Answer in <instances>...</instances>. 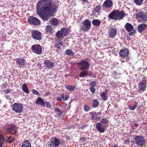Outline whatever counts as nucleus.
Returning a JSON list of instances; mask_svg holds the SVG:
<instances>
[{
	"label": "nucleus",
	"instance_id": "393cba45",
	"mask_svg": "<svg viewBox=\"0 0 147 147\" xmlns=\"http://www.w3.org/2000/svg\"><path fill=\"white\" fill-rule=\"evenodd\" d=\"M138 106V102H136L135 103L132 105H129L128 106V108L131 111L134 110Z\"/></svg>",
	"mask_w": 147,
	"mask_h": 147
},
{
	"label": "nucleus",
	"instance_id": "4d7b16f0",
	"mask_svg": "<svg viewBox=\"0 0 147 147\" xmlns=\"http://www.w3.org/2000/svg\"><path fill=\"white\" fill-rule=\"evenodd\" d=\"M125 143L126 144H129V141L127 140L125 141Z\"/></svg>",
	"mask_w": 147,
	"mask_h": 147
},
{
	"label": "nucleus",
	"instance_id": "5fc2aeb1",
	"mask_svg": "<svg viewBox=\"0 0 147 147\" xmlns=\"http://www.w3.org/2000/svg\"><path fill=\"white\" fill-rule=\"evenodd\" d=\"M116 75V72L115 71H114L112 73V75L113 76H115Z\"/></svg>",
	"mask_w": 147,
	"mask_h": 147
},
{
	"label": "nucleus",
	"instance_id": "7ed1b4c3",
	"mask_svg": "<svg viewBox=\"0 0 147 147\" xmlns=\"http://www.w3.org/2000/svg\"><path fill=\"white\" fill-rule=\"evenodd\" d=\"M77 65L81 70H87L89 69L90 66L88 62L84 60H80L77 63Z\"/></svg>",
	"mask_w": 147,
	"mask_h": 147
},
{
	"label": "nucleus",
	"instance_id": "a878e982",
	"mask_svg": "<svg viewBox=\"0 0 147 147\" xmlns=\"http://www.w3.org/2000/svg\"><path fill=\"white\" fill-rule=\"evenodd\" d=\"M22 90L24 92L27 94L29 93V91L27 87L26 84L24 83L23 84L22 86Z\"/></svg>",
	"mask_w": 147,
	"mask_h": 147
},
{
	"label": "nucleus",
	"instance_id": "c03bdc74",
	"mask_svg": "<svg viewBox=\"0 0 147 147\" xmlns=\"http://www.w3.org/2000/svg\"><path fill=\"white\" fill-rule=\"evenodd\" d=\"M90 92L92 94H94L95 93L96 89L95 87L90 86L89 88Z\"/></svg>",
	"mask_w": 147,
	"mask_h": 147
},
{
	"label": "nucleus",
	"instance_id": "0e129e2a",
	"mask_svg": "<svg viewBox=\"0 0 147 147\" xmlns=\"http://www.w3.org/2000/svg\"><path fill=\"white\" fill-rule=\"evenodd\" d=\"M113 147H118L115 146H114Z\"/></svg>",
	"mask_w": 147,
	"mask_h": 147
},
{
	"label": "nucleus",
	"instance_id": "13d9d810",
	"mask_svg": "<svg viewBox=\"0 0 147 147\" xmlns=\"http://www.w3.org/2000/svg\"><path fill=\"white\" fill-rule=\"evenodd\" d=\"M49 94V92H46L45 94V96H48Z\"/></svg>",
	"mask_w": 147,
	"mask_h": 147
},
{
	"label": "nucleus",
	"instance_id": "6ab92c4d",
	"mask_svg": "<svg viewBox=\"0 0 147 147\" xmlns=\"http://www.w3.org/2000/svg\"><path fill=\"white\" fill-rule=\"evenodd\" d=\"M83 71L80 73L79 76L80 77H83L87 76H91L92 75V73L90 71H88L87 70H83Z\"/></svg>",
	"mask_w": 147,
	"mask_h": 147
},
{
	"label": "nucleus",
	"instance_id": "603ef678",
	"mask_svg": "<svg viewBox=\"0 0 147 147\" xmlns=\"http://www.w3.org/2000/svg\"><path fill=\"white\" fill-rule=\"evenodd\" d=\"M47 105H46V107L47 108L50 107V105L49 102H46Z\"/></svg>",
	"mask_w": 147,
	"mask_h": 147
},
{
	"label": "nucleus",
	"instance_id": "f704fd0d",
	"mask_svg": "<svg viewBox=\"0 0 147 147\" xmlns=\"http://www.w3.org/2000/svg\"><path fill=\"white\" fill-rule=\"evenodd\" d=\"M55 111L56 115V116L59 117L61 115L62 112L59 109L56 108Z\"/></svg>",
	"mask_w": 147,
	"mask_h": 147
},
{
	"label": "nucleus",
	"instance_id": "4c0bfd02",
	"mask_svg": "<svg viewBox=\"0 0 147 147\" xmlns=\"http://www.w3.org/2000/svg\"><path fill=\"white\" fill-rule=\"evenodd\" d=\"M4 141V138L3 136L0 135V147H2V144Z\"/></svg>",
	"mask_w": 147,
	"mask_h": 147
},
{
	"label": "nucleus",
	"instance_id": "09e8293b",
	"mask_svg": "<svg viewBox=\"0 0 147 147\" xmlns=\"http://www.w3.org/2000/svg\"><path fill=\"white\" fill-rule=\"evenodd\" d=\"M108 120H102V122L104 125H105L108 123Z\"/></svg>",
	"mask_w": 147,
	"mask_h": 147
},
{
	"label": "nucleus",
	"instance_id": "c85d7f7f",
	"mask_svg": "<svg viewBox=\"0 0 147 147\" xmlns=\"http://www.w3.org/2000/svg\"><path fill=\"white\" fill-rule=\"evenodd\" d=\"M21 147H31V145L28 141H26L22 143Z\"/></svg>",
	"mask_w": 147,
	"mask_h": 147
},
{
	"label": "nucleus",
	"instance_id": "c756f323",
	"mask_svg": "<svg viewBox=\"0 0 147 147\" xmlns=\"http://www.w3.org/2000/svg\"><path fill=\"white\" fill-rule=\"evenodd\" d=\"M92 24L94 26H98L100 24V22L98 20L95 19L92 20Z\"/></svg>",
	"mask_w": 147,
	"mask_h": 147
},
{
	"label": "nucleus",
	"instance_id": "dca6fc26",
	"mask_svg": "<svg viewBox=\"0 0 147 147\" xmlns=\"http://www.w3.org/2000/svg\"><path fill=\"white\" fill-rule=\"evenodd\" d=\"M117 29L114 28H111L108 31V34L111 38L115 37L117 34Z\"/></svg>",
	"mask_w": 147,
	"mask_h": 147
},
{
	"label": "nucleus",
	"instance_id": "aec40b11",
	"mask_svg": "<svg viewBox=\"0 0 147 147\" xmlns=\"http://www.w3.org/2000/svg\"><path fill=\"white\" fill-rule=\"evenodd\" d=\"M129 51L125 49L121 50L119 52V55L121 57L124 58L127 57L129 55Z\"/></svg>",
	"mask_w": 147,
	"mask_h": 147
},
{
	"label": "nucleus",
	"instance_id": "69168bd1",
	"mask_svg": "<svg viewBox=\"0 0 147 147\" xmlns=\"http://www.w3.org/2000/svg\"><path fill=\"white\" fill-rule=\"evenodd\" d=\"M146 2H147V0H146Z\"/></svg>",
	"mask_w": 147,
	"mask_h": 147
},
{
	"label": "nucleus",
	"instance_id": "bb28decb",
	"mask_svg": "<svg viewBox=\"0 0 147 147\" xmlns=\"http://www.w3.org/2000/svg\"><path fill=\"white\" fill-rule=\"evenodd\" d=\"M100 96L102 100L105 101L107 99V93L105 92H102L100 94Z\"/></svg>",
	"mask_w": 147,
	"mask_h": 147
},
{
	"label": "nucleus",
	"instance_id": "2eb2a0df",
	"mask_svg": "<svg viewBox=\"0 0 147 147\" xmlns=\"http://www.w3.org/2000/svg\"><path fill=\"white\" fill-rule=\"evenodd\" d=\"M89 114L92 119H100L101 114L100 113L92 112L89 113Z\"/></svg>",
	"mask_w": 147,
	"mask_h": 147
},
{
	"label": "nucleus",
	"instance_id": "a19ab883",
	"mask_svg": "<svg viewBox=\"0 0 147 147\" xmlns=\"http://www.w3.org/2000/svg\"><path fill=\"white\" fill-rule=\"evenodd\" d=\"M56 36H57L58 38H62L63 35L61 31H58L57 32Z\"/></svg>",
	"mask_w": 147,
	"mask_h": 147
},
{
	"label": "nucleus",
	"instance_id": "39448f33",
	"mask_svg": "<svg viewBox=\"0 0 147 147\" xmlns=\"http://www.w3.org/2000/svg\"><path fill=\"white\" fill-rule=\"evenodd\" d=\"M136 15L140 21L144 22L147 21V12L140 11L136 13Z\"/></svg>",
	"mask_w": 147,
	"mask_h": 147
},
{
	"label": "nucleus",
	"instance_id": "a211bd4d",
	"mask_svg": "<svg viewBox=\"0 0 147 147\" xmlns=\"http://www.w3.org/2000/svg\"><path fill=\"white\" fill-rule=\"evenodd\" d=\"M36 103L37 105H40L41 106L44 107L46 105V102H45L44 99L41 97H38L37 99Z\"/></svg>",
	"mask_w": 147,
	"mask_h": 147
},
{
	"label": "nucleus",
	"instance_id": "ddd939ff",
	"mask_svg": "<svg viewBox=\"0 0 147 147\" xmlns=\"http://www.w3.org/2000/svg\"><path fill=\"white\" fill-rule=\"evenodd\" d=\"M44 67L45 69H49L54 67L53 62L49 60H45L44 62Z\"/></svg>",
	"mask_w": 147,
	"mask_h": 147
},
{
	"label": "nucleus",
	"instance_id": "1a4fd4ad",
	"mask_svg": "<svg viewBox=\"0 0 147 147\" xmlns=\"http://www.w3.org/2000/svg\"><path fill=\"white\" fill-rule=\"evenodd\" d=\"M32 51L37 54H40L42 52V49L41 46L39 45H34L31 47Z\"/></svg>",
	"mask_w": 147,
	"mask_h": 147
},
{
	"label": "nucleus",
	"instance_id": "9b49d317",
	"mask_svg": "<svg viewBox=\"0 0 147 147\" xmlns=\"http://www.w3.org/2000/svg\"><path fill=\"white\" fill-rule=\"evenodd\" d=\"M125 28L131 36H132L136 32V30L133 29L132 25L129 23H127L125 25Z\"/></svg>",
	"mask_w": 147,
	"mask_h": 147
},
{
	"label": "nucleus",
	"instance_id": "3c124183",
	"mask_svg": "<svg viewBox=\"0 0 147 147\" xmlns=\"http://www.w3.org/2000/svg\"><path fill=\"white\" fill-rule=\"evenodd\" d=\"M52 24L53 26H55V18H53L52 19Z\"/></svg>",
	"mask_w": 147,
	"mask_h": 147
},
{
	"label": "nucleus",
	"instance_id": "7c9ffc66",
	"mask_svg": "<svg viewBox=\"0 0 147 147\" xmlns=\"http://www.w3.org/2000/svg\"><path fill=\"white\" fill-rule=\"evenodd\" d=\"M65 87L69 91H72L76 88V86H74L66 85Z\"/></svg>",
	"mask_w": 147,
	"mask_h": 147
},
{
	"label": "nucleus",
	"instance_id": "58836bf2",
	"mask_svg": "<svg viewBox=\"0 0 147 147\" xmlns=\"http://www.w3.org/2000/svg\"><path fill=\"white\" fill-rule=\"evenodd\" d=\"M60 144H62L63 141L61 140H60L59 139L56 138V147L59 146Z\"/></svg>",
	"mask_w": 147,
	"mask_h": 147
},
{
	"label": "nucleus",
	"instance_id": "49530a36",
	"mask_svg": "<svg viewBox=\"0 0 147 147\" xmlns=\"http://www.w3.org/2000/svg\"><path fill=\"white\" fill-rule=\"evenodd\" d=\"M32 92L33 94L37 95L38 96L40 95L39 92L37 90H32Z\"/></svg>",
	"mask_w": 147,
	"mask_h": 147
},
{
	"label": "nucleus",
	"instance_id": "20e7f679",
	"mask_svg": "<svg viewBox=\"0 0 147 147\" xmlns=\"http://www.w3.org/2000/svg\"><path fill=\"white\" fill-rule=\"evenodd\" d=\"M147 82L146 79L143 78L138 84V89L137 91L139 93L144 92L146 90Z\"/></svg>",
	"mask_w": 147,
	"mask_h": 147
},
{
	"label": "nucleus",
	"instance_id": "5701e85b",
	"mask_svg": "<svg viewBox=\"0 0 147 147\" xmlns=\"http://www.w3.org/2000/svg\"><path fill=\"white\" fill-rule=\"evenodd\" d=\"M16 61L17 65H24L26 63L25 60L21 58H18L16 59Z\"/></svg>",
	"mask_w": 147,
	"mask_h": 147
},
{
	"label": "nucleus",
	"instance_id": "f03ea898",
	"mask_svg": "<svg viewBox=\"0 0 147 147\" xmlns=\"http://www.w3.org/2000/svg\"><path fill=\"white\" fill-rule=\"evenodd\" d=\"M125 14L122 12H119V10L113 11L108 15V17L113 20L122 19L124 17Z\"/></svg>",
	"mask_w": 147,
	"mask_h": 147
},
{
	"label": "nucleus",
	"instance_id": "473e14b6",
	"mask_svg": "<svg viewBox=\"0 0 147 147\" xmlns=\"http://www.w3.org/2000/svg\"><path fill=\"white\" fill-rule=\"evenodd\" d=\"M55 146V138H53L48 145L49 147H54Z\"/></svg>",
	"mask_w": 147,
	"mask_h": 147
},
{
	"label": "nucleus",
	"instance_id": "9d476101",
	"mask_svg": "<svg viewBox=\"0 0 147 147\" xmlns=\"http://www.w3.org/2000/svg\"><path fill=\"white\" fill-rule=\"evenodd\" d=\"M13 110L18 113H20L22 111V105L21 104L15 103L12 105Z\"/></svg>",
	"mask_w": 147,
	"mask_h": 147
},
{
	"label": "nucleus",
	"instance_id": "e433bc0d",
	"mask_svg": "<svg viewBox=\"0 0 147 147\" xmlns=\"http://www.w3.org/2000/svg\"><path fill=\"white\" fill-rule=\"evenodd\" d=\"M99 102L96 99L93 100V107L94 108H96L98 106Z\"/></svg>",
	"mask_w": 147,
	"mask_h": 147
},
{
	"label": "nucleus",
	"instance_id": "79ce46f5",
	"mask_svg": "<svg viewBox=\"0 0 147 147\" xmlns=\"http://www.w3.org/2000/svg\"><path fill=\"white\" fill-rule=\"evenodd\" d=\"M61 97L64 100H67L69 98L68 95H64L63 94H61Z\"/></svg>",
	"mask_w": 147,
	"mask_h": 147
},
{
	"label": "nucleus",
	"instance_id": "f3484780",
	"mask_svg": "<svg viewBox=\"0 0 147 147\" xmlns=\"http://www.w3.org/2000/svg\"><path fill=\"white\" fill-rule=\"evenodd\" d=\"M17 128L14 125H10L7 129V131L11 135L15 134L16 132Z\"/></svg>",
	"mask_w": 147,
	"mask_h": 147
},
{
	"label": "nucleus",
	"instance_id": "0eeeda50",
	"mask_svg": "<svg viewBox=\"0 0 147 147\" xmlns=\"http://www.w3.org/2000/svg\"><path fill=\"white\" fill-rule=\"evenodd\" d=\"M28 22L32 25H38L40 24V21L39 19L33 16H30L28 19Z\"/></svg>",
	"mask_w": 147,
	"mask_h": 147
},
{
	"label": "nucleus",
	"instance_id": "c9c22d12",
	"mask_svg": "<svg viewBox=\"0 0 147 147\" xmlns=\"http://www.w3.org/2000/svg\"><path fill=\"white\" fill-rule=\"evenodd\" d=\"M134 1L136 5L139 6L140 5L142 4L143 0H134Z\"/></svg>",
	"mask_w": 147,
	"mask_h": 147
},
{
	"label": "nucleus",
	"instance_id": "6e6d98bb",
	"mask_svg": "<svg viewBox=\"0 0 147 147\" xmlns=\"http://www.w3.org/2000/svg\"><path fill=\"white\" fill-rule=\"evenodd\" d=\"M57 100L59 101H61V98L59 97L57 98Z\"/></svg>",
	"mask_w": 147,
	"mask_h": 147
},
{
	"label": "nucleus",
	"instance_id": "bf43d9fd",
	"mask_svg": "<svg viewBox=\"0 0 147 147\" xmlns=\"http://www.w3.org/2000/svg\"><path fill=\"white\" fill-rule=\"evenodd\" d=\"M55 21H56V26L57 25V22H58L57 20L56 19Z\"/></svg>",
	"mask_w": 147,
	"mask_h": 147
},
{
	"label": "nucleus",
	"instance_id": "37998d69",
	"mask_svg": "<svg viewBox=\"0 0 147 147\" xmlns=\"http://www.w3.org/2000/svg\"><path fill=\"white\" fill-rule=\"evenodd\" d=\"M84 109L85 111L87 112L90 110V108L88 105H85L84 106Z\"/></svg>",
	"mask_w": 147,
	"mask_h": 147
},
{
	"label": "nucleus",
	"instance_id": "de8ad7c7",
	"mask_svg": "<svg viewBox=\"0 0 147 147\" xmlns=\"http://www.w3.org/2000/svg\"><path fill=\"white\" fill-rule=\"evenodd\" d=\"M62 42H61V41H59L58 43H57V48L58 49L59 48L61 47V46H62Z\"/></svg>",
	"mask_w": 147,
	"mask_h": 147
},
{
	"label": "nucleus",
	"instance_id": "a18cd8bd",
	"mask_svg": "<svg viewBox=\"0 0 147 147\" xmlns=\"http://www.w3.org/2000/svg\"><path fill=\"white\" fill-rule=\"evenodd\" d=\"M96 82H95V81H93L91 82L90 83V86L95 87L96 86Z\"/></svg>",
	"mask_w": 147,
	"mask_h": 147
},
{
	"label": "nucleus",
	"instance_id": "052dcab7",
	"mask_svg": "<svg viewBox=\"0 0 147 147\" xmlns=\"http://www.w3.org/2000/svg\"><path fill=\"white\" fill-rule=\"evenodd\" d=\"M6 98L7 99H8L9 98V97L7 96H6Z\"/></svg>",
	"mask_w": 147,
	"mask_h": 147
},
{
	"label": "nucleus",
	"instance_id": "680f3d73",
	"mask_svg": "<svg viewBox=\"0 0 147 147\" xmlns=\"http://www.w3.org/2000/svg\"><path fill=\"white\" fill-rule=\"evenodd\" d=\"M32 60V61H34V59H33L32 60Z\"/></svg>",
	"mask_w": 147,
	"mask_h": 147
},
{
	"label": "nucleus",
	"instance_id": "8fccbe9b",
	"mask_svg": "<svg viewBox=\"0 0 147 147\" xmlns=\"http://www.w3.org/2000/svg\"><path fill=\"white\" fill-rule=\"evenodd\" d=\"M4 92H5V93L8 94L11 92V90L9 89H7L5 90L4 91Z\"/></svg>",
	"mask_w": 147,
	"mask_h": 147
},
{
	"label": "nucleus",
	"instance_id": "6e6552de",
	"mask_svg": "<svg viewBox=\"0 0 147 147\" xmlns=\"http://www.w3.org/2000/svg\"><path fill=\"white\" fill-rule=\"evenodd\" d=\"M83 26L81 27V29L83 31H87L90 28L91 22L88 20H86L82 23Z\"/></svg>",
	"mask_w": 147,
	"mask_h": 147
},
{
	"label": "nucleus",
	"instance_id": "2f4dec72",
	"mask_svg": "<svg viewBox=\"0 0 147 147\" xmlns=\"http://www.w3.org/2000/svg\"><path fill=\"white\" fill-rule=\"evenodd\" d=\"M61 31L63 35L66 36L68 35L69 32L67 28H63L61 29Z\"/></svg>",
	"mask_w": 147,
	"mask_h": 147
},
{
	"label": "nucleus",
	"instance_id": "ea45409f",
	"mask_svg": "<svg viewBox=\"0 0 147 147\" xmlns=\"http://www.w3.org/2000/svg\"><path fill=\"white\" fill-rule=\"evenodd\" d=\"M14 138L13 136H10L7 138V142L9 143H11L13 142L14 140Z\"/></svg>",
	"mask_w": 147,
	"mask_h": 147
},
{
	"label": "nucleus",
	"instance_id": "f257e3e1",
	"mask_svg": "<svg viewBox=\"0 0 147 147\" xmlns=\"http://www.w3.org/2000/svg\"><path fill=\"white\" fill-rule=\"evenodd\" d=\"M37 14L44 21H47L48 14L55 10V6L51 0H40L36 5Z\"/></svg>",
	"mask_w": 147,
	"mask_h": 147
},
{
	"label": "nucleus",
	"instance_id": "412c9836",
	"mask_svg": "<svg viewBox=\"0 0 147 147\" xmlns=\"http://www.w3.org/2000/svg\"><path fill=\"white\" fill-rule=\"evenodd\" d=\"M147 28V25L145 24L139 25L138 26V30L139 32H141Z\"/></svg>",
	"mask_w": 147,
	"mask_h": 147
},
{
	"label": "nucleus",
	"instance_id": "72a5a7b5",
	"mask_svg": "<svg viewBox=\"0 0 147 147\" xmlns=\"http://www.w3.org/2000/svg\"><path fill=\"white\" fill-rule=\"evenodd\" d=\"M46 29L47 32L49 33H52L53 31V27L50 26H47Z\"/></svg>",
	"mask_w": 147,
	"mask_h": 147
},
{
	"label": "nucleus",
	"instance_id": "cd10ccee",
	"mask_svg": "<svg viewBox=\"0 0 147 147\" xmlns=\"http://www.w3.org/2000/svg\"><path fill=\"white\" fill-rule=\"evenodd\" d=\"M101 6L100 5H96V7L95 8L94 11L93 12V14L94 13V12H95L98 13H100L101 12Z\"/></svg>",
	"mask_w": 147,
	"mask_h": 147
},
{
	"label": "nucleus",
	"instance_id": "e2e57ef3",
	"mask_svg": "<svg viewBox=\"0 0 147 147\" xmlns=\"http://www.w3.org/2000/svg\"><path fill=\"white\" fill-rule=\"evenodd\" d=\"M102 119L103 120V119Z\"/></svg>",
	"mask_w": 147,
	"mask_h": 147
},
{
	"label": "nucleus",
	"instance_id": "423d86ee",
	"mask_svg": "<svg viewBox=\"0 0 147 147\" xmlns=\"http://www.w3.org/2000/svg\"><path fill=\"white\" fill-rule=\"evenodd\" d=\"M32 38L34 40L40 41L42 39L41 33L39 31L36 30H33L31 32Z\"/></svg>",
	"mask_w": 147,
	"mask_h": 147
},
{
	"label": "nucleus",
	"instance_id": "b1692460",
	"mask_svg": "<svg viewBox=\"0 0 147 147\" xmlns=\"http://www.w3.org/2000/svg\"><path fill=\"white\" fill-rule=\"evenodd\" d=\"M65 53L66 55L70 57H74L75 56V53L70 49L67 50Z\"/></svg>",
	"mask_w": 147,
	"mask_h": 147
},
{
	"label": "nucleus",
	"instance_id": "4468645a",
	"mask_svg": "<svg viewBox=\"0 0 147 147\" xmlns=\"http://www.w3.org/2000/svg\"><path fill=\"white\" fill-rule=\"evenodd\" d=\"M136 144L138 146H143L145 143L144 138L141 136H137L135 138Z\"/></svg>",
	"mask_w": 147,
	"mask_h": 147
},
{
	"label": "nucleus",
	"instance_id": "4be33fe9",
	"mask_svg": "<svg viewBox=\"0 0 147 147\" xmlns=\"http://www.w3.org/2000/svg\"><path fill=\"white\" fill-rule=\"evenodd\" d=\"M103 5L106 7L109 8L112 6L113 3L111 0H106L104 2Z\"/></svg>",
	"mask_w": 147,
	"mask_h": 147
},
{
	"label": "nucleus",
	"instance_id": "f8f14e48",
	"mask_svg": "<svg viewBox=\"0 0 147 147\" xmlns=\"http://www.w3.org/2000/svg\"><path fill=\"white\" fill-rule=\"evenodd\" d=\"M108 125H103L102 123L99 122L96 124V126L98 132L102 133L105 132L106 129V127Z\"/></svg>",
	"mask_w": 147,
	"mask_h": 147
},
{
	"label": "nucleus",
	"instance_id": "864d4df0",
	"mask_svg": "<svg viewBox=\"0 0 147 147\" xmlns=\"http://www.w3.org/2000/svg\"><path fill=\"white\" fill-rule=\"evenodd\" d=\"M88 125H84L83 126H82L81 128L84 129V128H85L86 127H87L88 126Z\"/></svg>",
	"mask_w": 147,
	"mask_h": 147
}]
</instances>
